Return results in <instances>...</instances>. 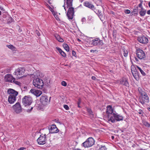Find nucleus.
Instances as JSON below:
<instances>
[{
	"label": "nucleus",
	"instance_id": "obj_26",
	"mask_svg": "<svg viewBox=\"0 0 150 150\" xmlns=\"http://www.w3.org/2000/svg\"><path fill=\"white\" fill-rule=\"evenodd\" d=\"M122 51L123 52V55L125 57H127L128 55V51L127 50H126L125 48H123L122 49Z\"/></svg>",
	"mask_w": 150,
	"mask_h": 150
},
{
	"label": "nucleus",
	"instance_id": "obj_50",
	"mask_svg": "<svg viewBox=\"0 0 150 150\" xmlns=\"http://www.w3.org/2000/svg\"><path fill=\"white\" fill-rule=\"evenodd\" d=\"M147 14H149V15H150V9L148 10L147 11Z\"/></svg>",
	"mask_w": 150,
	"mask_h": 150
},
{
	"label": "nucleus",
	"instance_id": "obj_30",
	"mask_svg": "<svg viewBox=\"0 0 150 150\" xmlns=\"http://www.w3.org/2000/svg\"><path fill=\"white\" fill-rule=\"evenodd\" d=\"M137 67L138 69L140 71L141 74L144 76H145L146 75V73L144 71L142 70L141 68L138 66H137Z\"/></svg>",
	"mask_w": 150,
	"mask_h": 150
},
{
	"label": "nucleus",
	"instance_id": "obj_4",
	"mask_svg": "<svg viewBox=\"0 0 150 150\" xmlns=\"http://www.w3.org/2000/svg\"><path fill=\"white\" fill-rule=\"evenodd\" d=\"M95 141L92 137L88 138L82 144V146L85 148L89 147L92 146L94 144Z\"/></svg>",
	"mask_w": 150,
	"mask_h": 150
},
{
	"label": "nucleus",
	"instance_id": "obj_18",
	"mask_svg": "<svg viewBox=\"0 0 150 150\" xmlns=\"http://www.w3.org/2000/svg\"><path fill=\"white\" fill-rule=\"evenodd\" d=\"M101 40L98 38H96L90 42L91 45L93 46H96L100 44Z\"/></svg>",
	"mask_w": 150,
	"mask_h": 150
},
{
	"label": "nucleus",
	"instance_id": "obj_5",
	"mask_svg": "<svg viewBox=\"0 0 150 150\" xmlns=\"http://www.w3.org/2000/svg\"><path fill=\"white\" fill-rule=\"evenodd\" d=\"M142 95L139 98V102L142 105H144L145 102L148 103L149 100L147 94L146 93H142Z\"/></svg>",
	"mask_w": 150,
	"mask_h": 150
},
{
	"label": "nucleus",
	"instance_id": "obj_23",
	"mask_svg": "<svg viewBox=\"0 0 150 150\" xmlns=\"http://www.w3.org/2000/svg\"><path fill=\"white\" fill-rule=\"evenodd\" d=\"M54 36L56 39L59 42H64L63 39L58 34H55Z\"/></svg>",
	"mask_w": 150,
	"mask_h": 150
},
{
	"label": "nucleus",
	"instance_id": "obj_60",
	"mask_svg": "<svg viewBox=\"0 0 150 150\" xmlns=\"http://www.w3.org/2000/svg\"><path fill=\"white\" fill-rule=\"evenodd\" d=\"M1 11H0V15H1Z\"/></svg>",
	"mask_w": 150,
	"mask_h": 150
},
{
	"label": "nucleus",
	"instance_id": "obj_24",
	"mask_svg": "<svg viewBox=\"0 0 150 150\" xmlns=\"http://www.w3.org/2000/svg\"><path fill=\"white\" fill-rule=\"evenodd\" d=\"M146 12V10L144 8L143 9H141V10L139 12V14L141 16H144L145 15Z\"/></svg>",
	"mask_w": 150,
	"mask_h": 150
},
{
	"label": "nucleus",
	"instance_id": "obj_8",
	"mask_svg": "<svg viewBox=\"0 0 150 150\" xmlns=\"http://www.w3.org/2000/svg\"><path fill=\"white\" fill-rule=\"evenodd\" d=\"M14 111L17 114L21 113L22 111V108L20 103L17 102L12 106Z\"/></svg>",
	"mask_w": 150,
	"mask_h": 150
},
{
	"label": "nucleus",
	"instance_id": "obj_52",
	"mask_svg": "<svg viewBox=\"0 0 150 150\" xmlns=\"http://www.w3.org/2000/svg\"><path fill=\"white\" fill-rule=\"evenodd\" d=\"M0 9H1V10H3V11L4 10V9L3 8V7H2L1 6H0Z\"/></svg>",
	"mask_w": 150,
	"mask_h": 150
},
{
	"label": "nucleus",
	"instance_id": "obj_17",
	"mask_svg": "<svg viewBox=\"0 0 150 150\" xmlns=\"http://www.w3.org/2000/svg\"><path fill=\"white\" fill-rule=\"evenodd\" d=\"M13 76L10 74L6 75L4 77V80L6 82L12 83V81L13 79Z\"/></svg>",
	"mask_w": 150,
	"mask_h": 150
},
{
	"label": "nucleus",
	"instance_id": "obj_54",
	"mask_svg": "<svg viewBox=\"0 0 150 150\" xmlns=\"http://www.w3.org/2000/svg\"><path fill=\"white\" fill-rule=\"evenodd\" d=\"M83 1V0H79V1L81 3H82Z\"/></svg>",
	"mask_w": 150,
	"mask_h": 150
},
{
	"label": "nucleus",
	"instance_id": "obj_55",
	"mask_svg": "<svg viewBox=\"0 0 150 150\" xmlns=\"http://www.w3.org/2000/svg\"><path fill=\"white\" fill-rule=\"evenodd\" d=\"M148 6L150 7V2H149L148 3Z\"/></svg>",
	"mask_w": 150,
	"mask_h": 150
},
{
	"label": "nucleus",
	"instance_id": "obj_49",
	"mask_svg": "<svg viewBox=\"0 0 150 150\" xmlns=\"http://www.w3.org/2000/svg\"><path fill=\"white\" fill-rule=\"evenodd\" d=\"M98 150H103V146H101V147L99 148Z\"/></svg>",
	"mask_w": 150,
	"mask_h": 150
},
{
	"label": "nucleus",
	"instance_id": "obj_11",
	"mask_svg": "<svg viewBox=\"0 0 150 150\" xmlns=\"http://www.w3.org/2000/svg\"><path fill=\"white\" fill-rule=\"evenodd\" d=\"M74 12V9L72 7L69 8L67 15L69 19L72 20L73 18Z\"/></svg>",
	"mask_w": 150,
	"mask_h": 150
},
{
	"label": "nucleus",
	"instance_id": "obj_40",
	"mask_svg": "<svg viewBox=\"0 0 150 150\" xmlns=\"http://www.w3.org/2000/svg\"><path fill=\"white\" fill-rule=\"evenodd\" d=\"M98 16L99 17V18H100V19L101 20V21H103V15L101 14H99L98 15Z\"/></svg>",
	"mask_w": 150,
	"mask_h": 150
},
{
	"label": "nucleus",
	"instance_id": "obj_58",
	"mask_svg": "<svg viewBox=\"0 0 150 150\" xmlns=\"http://www.w3.org/2000/svg\"><path fill=\"white\" fill-rule=\"evenodd\" d=\"M64 9H65V11H66V7H64Z\"/></svg>",
	"mask_w": 150,
	"mask_h": 150
},
{
	"label": "nucleus",
	"instance_id": "obj_14",
	"mask_svg": "<svg viewBox=\"0 0 150 150\" xmlns=\"http://www.w3.org/2000/svg\"><path fill=\"white\" fill-rule=\"evenodd\" d=\"M59 131V130L55 125H52L49 129V132L51 133H57Z\"/></svg>",
	"mask_w": 150,
	"mask_h": 150
},
{
	"label": "nucleus",
	"instance_id": "obj_10",
	"mask_svg": "<svg viewBox=\"0 0 150 150\" xmlns=\"http://www.w3.org/2000/svg\"><path fill=\"white\" fill-rule=\"evenodd\" d=\"M25 71V69L22 67H19L14 72L15 74L19 78L23 75Z\"/></svg>",
	"mask_w": 150,
	"mask_h": 150
},
{
	"label": "nucleus",
	"instance_id": "obj_34",
	"mask_svg": "<svg viewBox=\"0 0 150 150\" xmlns=\"http://www.w3.org/2000/svg\"><path fill=\"white\" fill-rule=\"evenodd\" d=\"M12 82L13 83L17 85H19L20 84V83L18 81H16L15 79L13 78V79L12 81Z\"/></svg>",
	"mask_w": 150,
	"mask_h": 150
},
{
	"label": "nucleus",
	"instance_id": "obj_41",
	"mask_svg": "<svg viewBox=\"0 0 150 150\" xmlns=\"http://www.w3.org/2000/svg\"><path fill=\"white\" fill-rule=\"evenodd\" d=\"M132 72L133 75V76L134 77H135V76L134 75V74H137V71H132Z\"/></svg>",
	"mask_w": 150,
	"mask_h": 150
},
{
	"label": "nucleus",
	"instance_id": "obj_51",
	"mask_svg": "<svg viewBox=\"0 0 150 150\" xmlns=\"http://www.w3.org/2000/svg\"><path fill=\"white\" fill-rule=\"evenodd\" d=\"M135 59L137 62H138L139 61V60L138 58L136 57H135Z\"/></svg>",
	"mask_w": 150,
	"mask_h": 150
},
{
	"label": "nucleus",
	"instance_id": "obj_56",
	"mask_svg": "<svg viewBox=\"0 0 150 150\" xmlns=\"http://www.w3.org/2000/svg\"><path fill=\"white\" fill-rule=\"evenodd\" d=\"M147 109L150 112V108H148Z\"/></svg>",
	"mask_w": 150,
	"mask_h": 150
},
{
	"label": "nucleus",
	"instance_id": "obj_9",
	"mask_svg": "<svg viewBox=\"0 0 150 150\" xmlns=\"http://www.w3.org/2000/svg\"><path fill=\"white\" fill-rule=\"evenodd\" d=\"M46 134H42L37 140L38 143L40 145H43L45 144L46 140Z\"/></svg>",
	"mask_w": 150,
	"mask_h": 150
},
{
	"label": "nucleus",
	"instance_id": "obj_46",
	"mask_svg": "<svg viewBox=\"0 0 150 150\" xmlns=\"http://www.w3.org/2000/svg\"><path fill=\"white\" fill-rule=\"evenodd\" d=\"M19 149L20 150H23L25 149V148L24 147H22L20 148Z\"/></svg>",
	"mask_w": 150,
	"mask_h": 150
},
{
	"label": "nucleus",
	"instance_id": "obj_27",
	"mask_svg": "<svg viewBox=\"0 0 150 150\" xmlns=\"http://www.w3.org/2000/svg\"><path fill=\"white\" fill-rule=\"evenodd\" d=\"M142 123L146 127L149 128L150 126V123L146 121H143Z\"/></svg>",
	"mask_w": 150,
	"mask_h": 150
},
{
	"label": "nucleus",
	"instance_id": "obj_35",
	"mask_svg": "<svg viewBox=\"0 0 150 150\" xmlns=\"http://www.w3.org/2000/svg\"><path fill=\"white\" fill-rule=\"evenodd\" d=\"M6 46L8 47L9 48L11 49H13L14 48V46H13L12 45H7Z\"/></svg>",
	"mask_w": 150,
	"mask_h": 150
},
{
	"label": "nucleus",
	"instance_id": "obj_44",
	"mask_svg": "<svg viewBox=\"0 0 150 150\" xmlns=\"http://www.w3.org/2000/svg\"><path fill=\"white\" fill-rule=\"evenodd\" d=\"M35 33L38 36H40V34L38 31L36 30L35 31Z\"/></svg>",
	"mask_w": 150,
	"mask_h": 150
},
{
	"label": "nucleus",
	"instance_id": "obj_61",
	"mask_svg": "<svg viewBox=\"0 0 150 150\" xmlns=\"http://www.w3.org/2000/svg\"><path fill=\"white\" fill-rule=\"evenodd\" d=\"M93 50H91V52H93Z\"/></svg>",
	"mask_w": 150,
	"mask_h": 150
},
{
	"label": "nucleus",
	"instance_id": "obj_47",
	"mask_svg": "<svg viewBox=\"0 0 150 150\" xmlns=\"http://www.w3.org/2000/svg\"><path fill=\"white\" fill-rule=\"evenodd\" d=\"M81 102L80 100V99H79L78 101L77 102V104L78 105H80V104L81 103Z\"/></svg>",
	"mask_w": 150,
	"mask_h": 150
},
{
	"label": "nucleus",
	"instance_id": "obj_37",
	"mask_svg": "<svg viewBox=\"0 0 150 150\" xmlns=\"http://www.w3.org/2000/svg\"><path fill=\"white\" fill-rule=\"evenodd\" d=\"M138 112L139 114H142V115L144 113L143 111L140 109L138 110Z\"/></svg>",
	"mask_w": 150,
	"mask_h": 150
},
{
	"label": "nucleus",
	"instance_id": "obj_28",
	"mask_svg": "<svg viewBox=\"0 0 150 150\" xmlns=\"http://www.w3.org/2000/svg\"><path fill=\"white\" fill-rule=\"evenodd\" d=\"M63 46L64 48L66 51H67V52H68L69 51V47L68 45H67L66 43H64L63 44Z\"/></svg>",
	"mask_w": 150,
	"mask_h": 150
},
{
	"label": "nucleus",
	"instance_id": "obj_21",
	"mask_svg": "<svg viewBox=\"0 0 150 150\" xmlns=\"http://www.w3.org/2000/svg\"><path fill=\"white\" fill-rule=\"evenodd\" d=\"M73 0H64V4L67 5V7H71L72 6L73 1Z\"/></svg>",
	"mask_w": 150,
	"mask_h": 150
},
{
	"label": "nucleus",
	"instance_id": "obj_62",
	"mask_svg": "<svg viewBox=\"0 0 150 150\" xmlns=\"http://www.w3.org/2000/svg\"><path fill=\"white\" fill-rule=\"evenodd\" d=\"M78 105V107L80 108V106H79V105Z\"/></svg>",
	"mask_w": 150,
	"mask_h": 150
},
{
	"label": "nucleus",
	"instance_id": "obj_63",
	"mask_svg": "<svg viewBox=\"0 0 150 150\" xmlns=\"http://www.w3.org/2000/svg\"><path fill=\"white\" fill-rule=\"evenodd\" d=\"M135 10H136V9H135ZM134 12H135L136 11H135V9H134Z\"/></svg>",
	"mask_w": 150,
	"mask_h": 150
},
{
	"label": "nucleus",
	"instance_id": "obj_45",
	"mask_svg": "<svg viewBox=\"0 0 150 150\" xmlns=\"http://www.w3.org/2000/svg\"><path fill=\"white\" fill-rule=\"evenodd\" d=\"M86 21V19L85 18H83L81 19V21L83 22H85Z\"/></svg>",
	"mask_w": 150,
	"mask_h": 150
},
{
	"label": "nucleus",
	"instance_id": "obj_16",
	"mask_svg": "<svg viewBox=\"0 0 150 150\" xmlns=\"http://www.w3.org/2000/svg\"><path fill=\"white\" fill-rule=\"evenodd\" d=\"M112 115L115 117V121H122L123 119V116L118 114L117 113H113Z\"/></svg>",
	"mask_w": 150,
	"mask_h": 150
},
{
	"label": "nucleus",
	"instance_id": "obj_2",
	"mask_svg": "<svg viewBox=\"0 0 150 150\" xmlns=\"http://www.w3.org/2000/svg\"><path fill=\"white\" fill-rule=\"evenodd\" d=\"M7 93L9 95L8 102L10 104H13L16 100V96L18 94V92L13 89L10 88L8 90Z\"/></svg>",
	"mask_w": 150,
	"mask_h": 150
},
{
	"label": "nucleus",
	"instance_id": "obj_20",
	"mask_svg": "<svg viewBox=\"0 0 150 150\" xmlns=\"http://www.w3.org/2000/svg\"><path fill=\"white\" fill-rule=\"evenodd\" d=\"M113 109L111 105H108L107 107L106 112L108 116L110 114H112L113 113Z\"/></svg>",
	"mask_w": 150,
	"mask_h": 150
},
{
	"label": "nucleus",
	"instance_id": "obj_15",
	"mask_svg": "<svg viewBox=\"0 0 150 150\" xmlns=\"http://www.w3.org/2000/svg\"><path fill=\"white\" fill-rule=\"evenodd\" d=\"M30 92L35 95L37 97H38L42 93V91L40 90H35L32 88L30 90Z\"/></svg>",
	"mask_w": 150,
	"mask_h": 150
},
{
	"label": "nucleus",
	"instance_id": "obj_42",
	"mask_svg": "<svg viewBox=\"0 0 150 150\" xmlns=\"http://www.w3.org/2000/svg\"><path fill=\"white\" fill-rule=\"evenodd\" d=\"M72 55H73V56H75V55H76V52L75 51H74V50H73L72 51Z\"/></svg>",
	"mask_w": 150,
	"mask_h": 150
},
{
	"label": "nucleus",
	"instance_id": "obj_36",
	"mask_svg": "<svg viewBox=\"0 0 150 150\" xmlns=\"http://www.w3.org/2000/svg\"><path fill=\"white\" fill-rule=\"evenodd\" d=\"M62 85L64 86H66L67 85V83L66 82L64 81H62L61 82Z\"/></svg>",
	"mask_w": 150,
	"mask_h": 150
},
{
	"label": "nucleus",
	"instance_id": "obj_59",
	"mask_svg": "<svg viewBox=\"0 0 150 150\" xmlns=\"http://www.w3.org/2000/svg\"><path fill=\"white\" fill-rule=\"evenodd\" d=\"M65 4H64V5L63 6V7L64 8V7H65Z\"/></svg>",
	"mask_w": 150,
	"mask_h": 150
},
{
	"label": "nucleus",
	"instance_id": "obj_64",
	"mask_svg": "<svg viewBox=\"0 0 150 150\" xmlns=\"http://www.w3.org/2000/svg\"><path fill=\"white\" fill-rule=\"evenodd\" d=\"M82 6V5L81 4L79 6Z\"/></svg>",
	"mask_w": 150,
	"mask_h": 150
},
{
	"label": "nucleus",
	"instance_id": "obj_3",
	"mask_svg": "<svg viewBox=\"0 0 150 150\" xmlns=\"http://www.w3.org/2000/svg\"><path fill=\"white\" fill-rule=\"evenodd\" d=\"M33 84L35 87L39 89H42L43 87V82L39 78H35L33 81Z\"/></svg>",
	"mask_w": 150,
	"mask_h": 150
},
{
	"label": "nucleus",
	"instance_id": "obj_43",
	"mask_svg": "<svg viewBox=\"0 0 150 150\" xmlns=\"http://www.w3.org/2000/svg\"><path fill=\"white\" fill-rule=\"evenodd\" d=\"M54 17L57 20L60 21V19L57 16H54Z\"/></svg>",
	"mask_w": 150,
	"mask_h": 150
},
{
	"label": "nucleus",
	"instance_id": "obj_22",
	"mask_svg": "<svg viewBox=\"0 0 150 150\" xmlns=\"http://www.w3.org/2000/svg\"><path fill=\"white\" fill-rule=\"evenodd\" d=\"M56 49L59 52L60 54L61 55L64 57H65L66 55L65 53L63 52L60 48L59 47H56Z\"/></svg>",
	"mask_w": 150,
	"mask_h": 150
},
{
	"label": "nucleus",
	"instance_id": "obj_13",
	"mask_svg": "<svg viewBox=\"0 0 150 150\" xmlns=\"http://www.w3.org/2000/svg\"><path fill=\"white\" fill-rule=\"evenodd\" d=\"M137 40L140 43L143 44H146L148 42V38L144 36L138 37L137 38Z\"/></svg>",
	"mask_w": 150,
	"mask_h": 150
},
{
	"label": "nucleus",
	"instance_id": "obj_48",
	"mask_svg": "<svg viewBox=\"0 0 150 150\" xmlns=\"http://www.w3.org/2000/svg\"><path fill=\"white\" fill-rule=\"evenodd\" d=\"M92 79L95 80L96 79V78L94 76H92L91 77Z\"/></svg>",
	"mask_w": 150,
	"mask_h": 150
},
{
	"label": "nucleus",
	"instance_id": "obj_7",
	"mask_svg": "<svg viewBox=\"0 0 150 150\" xmlns=\"http://www.w3.org/2000/svg\"><path fill=\"white\" fill-rule=\"evenodd\" d=\"M136 53L137 57L140 59H142L146 57V54L144 52L139 48L136 49Z\"/></svg>",
	"mask_w": 150,
	"mask_h": 150
},
{
	"label": "nucleus",
	"instance_id": "obj_39",
	"mask_svg": "<svg viewBox=\"0 0 150 150\" xmlns=\"http://www.w3.org/2000/svg\"><path fill=\"white\" fill-rule=\"evenodd\" d=\"M130 11L129 10L127 9L125 10V13L126 14H129L130 13Z\"/></svg>",
	"mask_w": 150,
	"mask_h": 150
},
{
	"label": "nucleus",
	"instance_id": "obj_53",
	"mask_svg": "<svg viewBox=\"0 0 150 150\" xmlns=\"http://www.w3.org/2000/svg\"><path fill=\"white\" fill-rule=\"evenodd\" d=\"M111 138L112 139H114V136H111Z\"/></svg>",
	"mask_w": 150,
	"mask_h": 150
},
{
	"label": "nucleus",
	"instance_id": "obj_6",
	"mask_svg": "<svg viewBox=\"0 0 150 150\" xmlns=\"http://www.w3.org/2000/svg\"><path fill=\"white\" fill-rule=\"evenodd\" d=\"M51 97H48L47 95H42L40 97V100L42 104L44 105H46L49 104Z\"/></svg>",
	"mask_w": 150,
	"mask_h": 150
},
{
	"label": "nucleus",
	"instance_id": "obj_31",
	"mask_svg": "<svg viewBox=\"0 0 150 150\" xmlns=\"http://www.w3.org/2000/svg\"><path fill=\"white\" fill-rule=\"evenodd\" d=\"M87 111L90 115L91 117H93V114L91 110L89 108H87Z\"/></svg>",
	"mask_w": 150,
	"mask_h": 150
},
{
	"label": "nucleus",
	"instance_id": "obj_57",
	"mask_svg": "<svg viewBox=\"0 0 150 150\" xmlns=\"http://www.w3.org/2000/svg\"><path fill=\"white\" fill-rule=\"evenodd\" d=\"M110 71L111 73H113V71L112 70H110Z\"/></svg>",
	"mask_w": 150,
	"mask_h": 150
},
{
	"label": "nucleus",
	"instance_id": "obj_32",
	"mask_svg": "<svg viewBox=\"0 0 150 150\" xmlns=\"http://www.w3.org/2000/svg\"><path fill=\"white\" fill-rule=\"evenodd\" d=\"M138 89L139 91V93H140V94H141V96L142 95V93H146L145 92H144V91H143L141 88L139 87L138 88Z\"/></svg>",
	"mask_w": 150,
	"mask_h": 150
},
{
	"label": "nucleus",
	"instance_id": "obj_33",
	"mask_svg": "<svg viewBox=\"0 0 150 150\" xmlns=\"http://www.w3.org/2000/svg\"><path fill=\"white\" fill-rule=\"evenodd\" d=\"M140 3L139 4L138 6L139 8H141V9H143L144 8L142 6L143 1L142 0H140Z\"/></svg>",
	"mask_w": 150,
	"mask_h": 150
},
{
	"label": "nucleus",
	"instance_id": "obj_19",
	"mask_svg": "<svg viewBox=\"0 0 150 150\" xmlns=\"http://www.w3.org/2000/svg\"><path fill=\"white\" fill-rule=\"evenodd\" d=\"M83 5L84 6L87 7L93 10L95 9L94 6L92 4L90 3L89 1H86L84 2Z\"/></svg>",
	"mask_w": 150,
	"mask_h": 150
},
{
	"label": "nucleus",
	"instance_id": "obj_1",
	"mask_svg": "<svg viewBox=\"0 0 150 150\" xmlns=\"http://www.w3.org/2000/svg\"><path fill=\"white\" fill-rule=\"evenodd\" d=\"M33 100L32 98L29 96H25L22 99V102L23 105L25 107H29V108L26 110V111L28 112H30L32 110L33 106L31 105Z\"/></svg>",
	"mask_w": 150,
	"mask_h": 150
},
{
	"label": "nucleus",
	"instance_id": "obj_12",
	"mask_svg": "<svg viewBox=\"0 0 150 150\" xmlns=\"http://www.w3.org/2000/svg\"><path fill=\"white\" fill-rule=\"evenodd\" d=\"M117 81L118 83H119L120 84L123 85L127 87H129V83L127 79L125 77H122Z\"/></svg>",
	"mask_w": 150,
	"mask_h": 150
},
{
	"label": "nucleus",
	"instance_id": "obj_25",
	"mask_svg": "<svg viewBox=\"0 0 150 150\" xmlns=\"http://www.w3.org/2000/svg\"><path fill=\"white\" fill-rule=\"evenodd\" d=\"M115 117L113 116V115L111 116L108 120V122L109 123L110 122L112 123H114L115 122Z\"/></svg>",
	"mask_w": 150,
	"mask_h": 150
},
{
	"label": "nucleus",
	"instance_id": "obj_38",
	"mask_svg": "<svg viewBox=\"0 0 150 150\" xmlns=\"http://www.w3.org/2000/svg\"><path fill=\"white\" fill-rule=\"evenodd\" d=\"M64 107L66 110H68L69 109V108L68 106L66 105H64Z\"/></svg>",
	"mask_w": 150,
	"mask_h": 150
},
{
	"label": "nucleus",
	"instance_id": "obj_29",
	"mask_svg": "<svg viewBox=\"0 0 150 150\" xmlns=\"http://www.w3.org/2000/svg\"><path fill=\"white\" fill-rule=\"evenodd\" d=\"M109 148V144L106 142L104 143V150H108Z\"/></svg>",
	"mask_w": 150,
	"mask_h": 150
}]
</instances>
